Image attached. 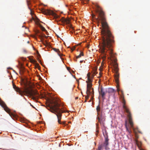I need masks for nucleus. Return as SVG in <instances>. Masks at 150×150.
Returning <instances> with one entry per match:
<instances>
[{
  "label": "nucleus",
  "mask_w": 150,
  "mask_h": 150,
  "mask_svg": "<svg viewBox=\"0 0 150 150\" xmlns=\"http://www.w3.org/2000/svg\"><path fill=\"white\" fill-rule=\"evenodd\" d=\"M129 134H130L132 132H131V131L130 130H129L128 131H127Z\"/></svg>",
  "instance_id": "35"
},
{
  "label": "nucleus",
  "mask_w": 150,
  "mask_h": 150,
  "mask_svg": "<svg viewBox=\"0 0 150 150\" xmlns=\"http://www.w3.org/2000/svg\"><path fill=\"white\" fill-rule=\"evenodd\" d=\"M30 105H31V106H33L31 105V104H30Z\"/></svg>",
  "instance_id": "48"
},
{
  "label": "nucleus",
  "mask_w": 150,
  "mask_h": 150,
  "mask_svg": "<svg viewBox=\"0 0 150 150\" xmlns=\"http://www.w3.org/2000/svg\"><path fill=\"white\" fill-rule=\"evenodd\" d=\"M92 91L91 92V93H92L93 95L94 94V90H93V88H92Z\"/></svg>",
  "instance_id": "30"
},
{
  "label": "nucleus",
  "mask_w": 150,
  "mask_h": 150,
  "mask_svg": "<svg viewBox=\"0 0 150 150\" xmlns=\"http://www.w3.org/2000/svg\"><path fill=\"white\" fill-rule=\"evenodd\" d=\"M96 109L97 114L100 113L101 112H102V111L100 110V106L99 104L97 106Z\"/></svg>",
  "instance_id": "13"
},
{
  "label": "nucleus",
  "mask_w": 150,
  "mask_h": 150,
  "mask_svg": "<svg viewBox=\"0 0 150 150\" xmlns=\"http://www.w3.org/2000/svg\"><path fill=\"white\" fill-rule=\"evenodd\" d=\"M98 123H97V124H96V126H97V127H98Z\"/></svg>",
  "instance_id": "44"
},
{
  "label": "nucleus",
  "mask_w": 150,
  "mask_h": 150,
  "mask_svg": "<svg viewBox=\"0 0 150 150\" xmlns=\"http://www.w3.org/2000/svg\"><path fill=\"white\" fill-rule=\"evenodd\" d=\"M93 77H94V75H92V78L93 79Z\"/></svg>",
  "instance_id": "41"
},
{
  "label": "nucleus",
  "mask_w": 150,
  "mask_h": 150,
  "mask_svg": "<svg viewBox=\"0 0 150 150\" xmlns=\"http://www.w3.org/2000/svg\"><path fill=\"white\" fill-rule=\"evenodd\" d=\"M71 50H72V51H73L74 50V48L73 49H72Z\"/></svg>",
  "instance_id": "46"
},
{
  "label": "nucleus",
  "mask_w": 150,
  "mask_h": 150,
  "mask_svg": "<svg viewBox=\"0 0 150 150\" xmlns=\"http://www.w3.org/2000/svg\"><path fill=\"white\" fill-rule=\"evenodd\" d=\"M66 76L64 74L62 75L61 76V79L63 80H64L66 79Z\"/></svg>",
  "instance_id": "19"
},
{
  "label": "nucleus",
  "mask_w": 150,
  "mask_h": 150,
  "mask_svg": "<svg viewBox=\"0 0 150 150\" xmlns=\"http://www.w3.org/2000/svg\"><path fill=\"white\" fill-rule=\"evenodd\" d=\"M136 137L137 138H138V136H137V134H136Z\"/></svg>",
  "instance_id": "42"
},
{
  "label": "nucleus",
  "mask_w": 150,
  "mask_h": 150,
  "mask_svg": "<svg viewBox=\"0 0 150 150\" xmlns=\"http://www.w3.org/2000/svg\"><path fill=\"white\" fill-rule=\"evenodd\" d=\"M87 100H86V99H85V102H86L87 101Z\"/></svg>",
  "instance_id": "45"
},
{
  "label": "nucleus",
  "mask_w": 150,
  "mask_h": 150,
  "mask_svg": "<svg viewBox=\"0 0 150 150\" xmlns=\"http://www.w3.org/2000/svg\"><path fill=\"white\" fill-rule=\"evenodd\" d=\"M50 104L48 105L49 108L47 109L51 112L55 114L58 118V122L59 124H65V122H61L60 120L62 118V113L63 112H69L67 110H64V108H60V104L58 103L57 100L54 98L51 99L49 101Z\"/></svg>",
  "instance_id": "2"
},
{
  "label": "nucleus",
  "mask_w": 150,
  "mask_h": 150,
  "mask_svg": "<svg viewBox=\"0 0 150 150\" xmlns=\"http://www.w3.org/2000/svg\"><path fill=\"white\" fill-rule=\"evenodd\" d=\"M97 72L96 71H95L93 73V74L96 75L97 74Z\"/></svg>",
  "instance_id": "34"
},
{
  "label": "nucleus",
  "mask_w": 150,
  "mask_h": 150,
  "mask_svg": "<svg viewBox=\"0 0 150 150\" xmlns=\"http://www.w3.org/2000/svg\"><path fill=\"white\" fill-rule=\"evenodd\" d=\"M42 12L44 14L46 15H50L53 13L52 11L48 9H43Z\"/></svg>",
  "instance_id": "11"
},
{
  "label": "nucleus",
  "mask_w": 150,
  "mask_h": 150,
  "mask_svg": "<svg viewBox=\"0 0 150 150\" xmlns=\"http://www.w3.org/2000/svg\"><path fill=\"white\" fill-rule=\"evenodd\" d=\"M64 21L67 24H70V21L69 19H64Z\"/></svg>",
  "instance_id": "17"
},
{
  "label": "nucleus",
  "mask_w": 150,
  "mask_h": 150,
  "mask_svg": "<svg viewBox=\"0 0 150 150\" xmlns=\"http://www.w3.org/2000/svg\"><path fill=\"white\" fill-rule=\"evenodd\" d=\"M70 123V122H69V123Z\"/></svg>",
  "instance_id": "49"
},
{
  "label": "nucleus",
  "mask_w": 150,
  "mask_h": 150,
  "mask_svg": "<svg viewBox=\"0 0 150 150\" xmlns=\"http://www.w3.org/2000/svg\"><path fill=\"white\" fill-rule=\"evenodd\" d=\"M91 88H89V89H88V88H87L86 93H89V94H91Z\"/></svg>",
  "instance_id": "22"
},
{
  "label": "nucleus",
  "mask_w": 150,
  "mask_h": 150,
  "mask_svg": "<svg viewBox=\"0 0 150 150\" xmlns=\"http://www.w3.org/2000/svg\"><path fill=\"white\" fill-rule=\"evenodd\" d=\"M87 77H88H88H89V78H90V74L88 73L87 74Z\"/></svg>",
  "instance_id": "31"
},
{
  "label": "nucleus",
  "mask_w": 150,
  "mask_h": 150,
  "mask_svg": "<svg viewBox=\"0 0 150 150\" xmlns=\"http://www.w3.org/2000/svg\"><path fill=\"white\" fill-rule=\"evenodd\" d=\"M138 132H139V133H141V132L140 131H138Z\"/></svg>",
  "instance_id": "47"
},
{
  "label": "nucleus",
  "mask_w": 150,
  "mask_h": 150,
  "mask_svg": "<svg viewBox=\"0 0 150 150\" xmlns=\"http://www.w3.org/2000/svg\"><path fill=\"white\" fill-rule=\"evenodd\" d=\"M120 97H121V98L122 99H122H124V95L123 94V95H122L121 96H120Z\"/></svg>",
  "instance_id": "28"
},
{
  "label": "nucleus",
  "mask_w": 150,
  "mask_h": 150,
  "mask_svg": "<svg viewBox=\"0 0 150 150\" xmlns=\"http://www.w3.org/2000/svg\"><path fill=\"white\" fill-rule=\"evenodd\" d=\"M99 94L102 97L103 100L105 99V93L103 89L102 88H101L100 91H99Z\"/></svg>",
  "instance_id": "10"
},
{
  "label": "nucleus",
  "mask_w": 150,
  "mask_h": 150,
  "mask_svg": "<svg viewBox=\"0 0 150 150\" xmlns=\"http://www.w3.org/2000/svg\"><path fill=\"white\" fill-rule=\"evenodd\" d=\"M98 132H99V131H98V130H96V134H97L98 133Z\"/></svg>",
  "instance_id": "38"
},
{
  "label": "nucleus",
  "mask_w": 150,
  "mask_h": 150,
  "mask_svg": "<svg viewBox=\"0 0 150 150\" xmlns=\"http://www.w3.org/2000/svg\"><path fill=\"white\" fill-rule=\"evenodd\" d=\"M84 56V54L83 53V52H81L80 53V54L76 56V59H77L78 58H80L81 57V56Z\"/></svg>",
  "instance_id": "14"
},
{
  "label": "nucleus",
  "mask_w": 150,
  "mask_h": 150,
  "mask_svg": "<svg viewBox=\"0 0 150 150\" xmlns=\"http://www.w3.org/2000/svg\"><path fill=\"white\" fill-rule=\"evenodd\" d=\"M36 20L37 22H38L39 21V20L37 17H36Z\"/></svg>",
  "instance_id": "37"
},
{
  "label": "nucleus",
  "mask_w": 150,
  "mask_h": 150,
  "mask_svg": "<svg viewBox=\"0 0 150 150\" xmlns=\"http://www.w3.org/2000/svg\"><path fill=\"white\" fill-rule=\"evenodd\" d=\"M28 8H29L30 10V14L32 15V10L31 9H30L29 8V7L28 6Z\"/></svg>",
  "instance_id": "33"
},
{
  "label": "nucleus",
  "mask_w": 150,
  "mask_h": 150,
  "mask_svg": "<svg viewBox=\"0 0 150 150\" xmlns=\"http://www.w3.org/2000/svg\"><path fill=\"white\" fill-rule=\"evenodd\" d=\"M122 103L123 104V107L124 109V111L126 112L127 113H129L130 112L129 110L127 108V107L125 105L126 104V102L124 99H122Z\"/></svg>",
  "instance_id": "5"
},
{
  "label": "nucleus",
  "mask_w": 150,
  "mask_h": 150,
  "mask_svg": "<svg viewBox=\"0 0 150 150\" xmlns=\"http://www.w3.org/2000/svg\"><path fill=\"white\" fill-rule=\"evenodd\" d=\"M23 52L24 53H27V51L25 49H23Z\"/></svg>",
  "instance_id": "26"
},
{
  "label": "nucleus",
  "mask_w": 150,
  "mask_h": 150,
  "mask_svg": "<svg viewBox=\"0 0 150 150\" xmlns=\"http://www.w3.org/2000/svg\"><path fill=\"white\" fill-rule=\"evenodd\" d=\"M38 35L40 38L41 40H42L43 36L41 35Z\"/></svg>",
  "instance_id": "29"
},
{
  "label": "nucleus",
  "mask_w": 150,
  "mask_h": 150,
  "mask_svg": "<svg viewBox=\"0 0 150 150\" xmlns=\"http://www.w3.org/2000/svg\"><path fill=\"white\" fill-rule=\"evenodd\" d=\"M97 119L101 124L103 123V122L105 120V118L103 115L102 112H101L100 113L97 114Z\"/></svg>",
  "instance_id": "4"
},
{
  "label": "nucleus",
  "mask_w": 150,
  "mask_h": 150,
  "mask_svg": "<svg viewBox=\"0 0 150 150\" xmlns=\"http://www.w3.org/2000/svg\"><path fill=\"white\" fill-rule=\"evenodd\" d=\"M0 105L2 106V107L4 108V110L5 111L7 112H9V109L7 107L6 105L4 103V102L0 98Z\"/></svg>",
  "instance_id": "6"
},
{
  "label": "nucleus",
  "mask_w": 150,
  "mask_h": 150,
  "mask_svg": "<svg viewBox=\"0 0 150 150\" xmlns=\"http://www.w3.org/2000/svg\"><path fill=\"white\" fill-rule=\"evenodd\" d=\"M28 58L30 60V62L33 63H36V61L32 59H31L30 57H28Z\"/></svg>",
  "instance_id": "18"
},
{
  "label": "nucleus",
  "mask_w": 150,
  "mask_h": 150,
  "mask_svg": "<svg viewBox=\"0 0 150 150\" xmlns=\"http://www.w3.org/2000/svg\"><path fill=\"white\" fill-rule=\"evenodd\" d=\"M40 27H41V30H42V31H46V29H45V28H44L42 26V25H40Z\"/></svg>",
  "instance_id": "24"
},
{
  "label": "nucleus",
  "mask_w": 150,
  "mask_h": 150,
  "mask_svg": "<svg viewBox=\"0 0 150 150\" xmlns=\"http://www.w3.org/2000/svg\"><path fill=\"white\" fill-rule=\"evenodd\" d=\"M43 36H44L45 38H47V37L45 35H44Z\"/></svg>",
  "instance_id": "40"
},
{
  "label": "nucleus",
  "mask_w": 150,
  "mask_h": 150,
  "mask_svg": "<svg viewBox=\"0 0 150 150\" xmlns=\"http://www.w3.org/2000/svg\"><path fill=\"white\" fill-rule=\"evenodd\" d=\"M43 44L44 45H45L46 46H48L49 47H50V44L49 43H48L46 41H45V42H44Z\"/></svg>",
  "instance_id": "20"
},
{
  "label": "nucleus",
  "mask_w": 150,
  "mask_h": 150,
  "mask_svg": "<svg viewBox=\"0 0 150 150\" xmlns=\"http://www.w3.org/2000/svg\"><path fill=\"white\" fill-rule=\"evenodd\" d=\"M127 117L129 118V122L131 128H133V123L132 120L131 116V114L130 112L127 113Z\"/></svg>",
  "instance_id": "8"
},
{
  "label": "nucleus",
  "mask_w": 150,
  "mask_h": 150,
  "mask_svg": "<svg viewBox=\"0 0 150 150\" xmlns=\"http://www.w3.org/2000/svg\"><path fill=\"white\" fill-rule=\"evenodd\" d=\"M39 66V64L38 63H35V66L36 67H38V66Z\"/></svg>",
  "instance_id": "32"
},
{
  "label": "nucleus",
  "mask_w": 150,
  "mask_h": 150,
  "mask_svg": "<svg viewBox=\"0 0 150 150\" xmlns=\"http://www.w3.org/2000/svg\"><path fill=\"white\" fill-rule=\"evenodd\" d=\"M83 62V61H80V62L81 63H82Z\"/></svg>",
  "instance_id": "43"
},
{
  "label": "nucleus",
  "mask_w": 150,
  "mask_h": 150,
  "mask_svg": "<svg viewBox=\"0 0 150 150\" xmlns=\"http://www.w3.org/2000/svg\"><path fill=\"white\" fill-rule=\"evenodd\" d=\"M108 92L109 93H114L115 92V90L112 88H110L108 89Z\"/></svg>",
  "instance_id": "16"
},
{
  "label": "nucleus",
  "mask_w": 150,
  "mask_h": 150,
  "mask_svg": "<svg viewBox=\"0 0 150 150\" xmlns=\"http://www.w3.org/2000/svg\"><path fill=\"white\" fill-rule=\"evenodd\" d=\"M87 94V95L85 96V99L86 100H87L88 99L89 97V95L90 94H89V93H86Z\"/></svg>",
  "instance_id": "25"
},
{
  "label": "nucleus",
  "mask_w": 150,
  "mask_h": 150,
  "mask_svg": "<svg viewBox=\"0 0 150 150\" xmlns=\"http://www.w3.org/2000/svg\"><path fill=\"white\" fill-rule=\"evenodd\" d=\"M53 50L55 52H57L58 55L60 57L63 55V54L60 53V52L58 49L53 48Z\"/></svg>",
  "instance_id": "12"
},
{
  "label": "nucleus",
  "mask_w": 150,
  "mask_h": 150,
  "mask_svg": "<svg viewBox=\"0 0 150 150\" xmlns=\"http://www.w3.org/2000/svg\"><path fill=\"white\" fill-rule=\"evenodd\" d=\"M92 84L91 83H88L87 84V88L89 89V88H91Z\"/></svg>",
  "instance_id": "15"
},
{
  "label": "nucleus",
  "mask_w": 150,
  "mask_h": 150,
  "mask_svg": "<svg viewBox=\"0 0 150 150\" xmlns=\"http://www.w3.org/2000/svg\"><path fill=\"white\" fill-rule=\"evenodd\" d=\"M103 134L105 137V141L103 145H100L98 147V150H101V149L103 146L105 147V149L106 150L109 149V148L108 146L109 145V139L108 138V134L107 133H106L105 135L104 133Z\"/></svg>",
  "instance_id": "3"
},
{
  "label": "nucleus",
  "mask_w": 150,
  "mask_h": 150,
  "mask_svg": "<svg viewBox=\"0 0 150 150\" xmlns=\"http://www.w3.org/2000/svg\"><path fill=\"white\" fill-rule=\"evenodd\" d=\"M30 96L32 97V99H35V98L34 96L38 95V93L36 90H31L30 92Z\"/></svg>",
  "instance_id": "9"
},
{
  "label": "nucleus",
  "mask_w": 150,
  "mask_h": 150,
  "mask_svg": "<svg viewBox=\"0 0 150 150\" xmlns=\"http://www.w3.org/2000/svg\"><path fill=\"white\" fill-rule=\"evenodd\" d=\"M102 40L100 43V52L103 54V58L105 59L106 55L109 54L111 60L114 63V72L115 81L117 84V91H120L119 84V74L116 63L117 59L113 52L112 46L115 42L114 37L111 32H101Z\"/></svg>",
  "instance_id": "1"
},
{
  "label": "nucleus",
  "mask_w": 150,
  "mask_h": 150,
  "mask_svg": "<svg viewBox=\"0 0 150 150\" xmlns=\"http://www.w3.org/2000/svg\"><path fill=\"white\" fill-rule=\"evenodd\" d=\"M127 121L126 120L125 122V126L126 129V130L128 131L129 129L127 126Z\"/></svg>",
  "instance_id": "23"
},
{
  "label": "nucleus",
  "mask_w": 150,
  "mask_h": 150,
  "mask_svg": "<svg viewBox=\"0 0 150 150\" xmlns=\"http://www.w3.org/2000/svg\"><path fill=\"white\" fill-rule=\"evenodd\" d=\"M13 83V88L17 92H18L20 95H22L23 94V92L21 91L20 88L18 87H17L16 85L13 83V81H12Z\"/></svg>",
  "instance_id": "7"
},
{
  "label": "nucleus",
  "mask_w": 150,
  "mask_h": 150,
  "mask_svg": "<svg viewBox=\"0 0 150 150\" xmlns=\"http://www.w3.org/2000/svg\"><path fill=\"white\" fill-rule=\"evenodd\" d=\"M27 3L28 6L30 4V1L28 0H27Z\"/></svg>",
  "instance_id": "27"
},
{
  "label": "nucleus",
  "mask_w": 150,
  "mask_h": 150,
  "mask_svg": "<svg viewBox=\"0 0 150 150\" xmlns=\"http://www.w3.org/2000/svg\"><path fill=\"white\" fill-rule=\"evenodd\" d=\"M121 92L122 94L123 95L124 93L123 91L122 90H121Z\"/></svg>",
  "instance_id": "36"
},
{
  "label": "nucleus",
  "mask_w": 150,
  "mask_h": 150,
  "mask_svg": "<svg viewBox=\"0 0 150 150\" xmlns=\"http://www.w3.org/2000/svg\"><path fill=\"white\" fill-rule=\"evenodd\" d=\"M92 81V80L90 78H89V77H88V81H86V82L87 83H91Z\"/></svg>",
  "instance_id": "21"
},
{
  "label": "nucleus",
  "mask_w": 150,
  "mask_h": 150,
  "mask_svg": "<svg viewBox=\"0 0 150 150\" xmlns=\"http://www.w3.org/2000/svg\"><path fill=\"white\" fill-rule=\"evenodd\" d=\"M36 32V33H39V31L38 30H37V31Z\"/></svg>",
  "instance_id": "39"
}]
</instances>
